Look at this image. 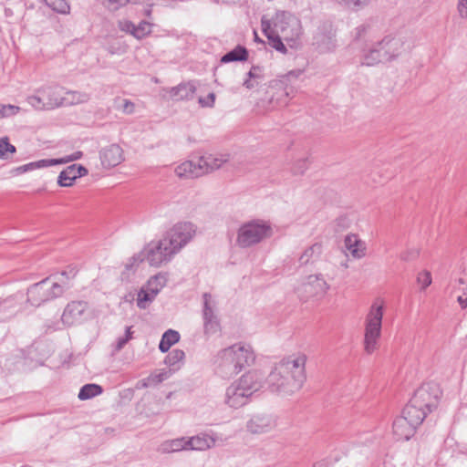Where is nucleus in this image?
Returning a JSON list of instances; mask_svg holds the SVG:
<instances>
[{
	"instance_id": "30",
	"label": "nucleus",
	"mask_w": 467,
	"mask_h": 467,
	"mask_svg": "<svg viewBox=\"0 0 467 467\" xmlns=\"http://www.w3.org/2000/svg\"><path fill=\"white\" fill-rule=\"evenodd\" d=\"M180 339V335L177 331L169 329L167 330L161 339L159 348L161 352H167L172 345L177 343Z\"/></svg>"
},
{
	"instance_id": "36",
	"label": "nucleus",
	"mask_w": 467,
	"mask_h": 467,
	"mask_svg": "<svg viewBox=\"0 0 467 467\" xmlns=\"http://www.w3.org/2000/svg\"><path fill=\"white\" fill-rule=\"evenodd\" d=\"M155 297L156 296L150 295V291H148L146 288L142 286L138 293V307H140V309H145L150 306V304L154 300Z\"/></svg>"
},
{
	"instance_id": "13",
	"label": "nucleus",
	"mask_w": 467,
	"mask_h": 467,
	"mask_svg": "<svg viewBox=\"0 0 467 467\" xmlns=\"http://www.w3.org/2000/svg\"><path fill=\"white\" fill-rule=\"evenodd\" d=\"M202 298V317L204 321V330L206 333H215L219 328V322L215 314L216 302L212 295L208 293L203 294Z\"/></svg>"
},
{
	"instance_id": "27",
	"label": "nucleus",
	"mask_w": 467,
	"mask_h": 467,
	"mask_svg": "<svg viewBox=\"0 0 467 467\" xmlns=\"http://www.w3.org/2000/svg\"><path fill=\"white\" fill-rule=\"evenodd\" d=\"M172 374L171 369H160L151 373L149 377L141 380L142 387L149 388L152 386H156L163 380L169 379Z\"/></svg>"
},
{
	"instance_id": "22",
	"label": "nucleus",
	"mask_w": 467,
	"mask_h": 467,
	"mask_svg": "<svg viewBox=\"0 0 467 467\" xmlns=\"http://www.w3.org/2000/svg\"><path fill=\"white\" fill-rule=\"evenodd\" d=\"M345 247L355 259H361L366 256L367 244L357 234H348L344 240Z\"/></svg>"
},
{
	"instance_id": "18",
	"label": "nucleus",
	"mask_w": 467,
	"mask_h": 467,
	"mask_svg": "<svg viewBox=\"0 0 467 467\" xmlns=\"http://www.w3.org/2000/svg\"><path fill=\"white\" fill-rule=\"evenodd\" d=\"M229 160V156L221 153H206L198 159L202 175L221 168Z\"/></svg>"
},
{
	"instance_id": "19",
	"label": "nucleus",
	"mask_w": 467,
	"mask_h": 467,
	"mask_svg": "<svg viewBox=\"0 0 467 467\" xmlns=\"http://www.w3.org/2000/svg\"><path fill=\"white\" fill-rule=\"evenodd\" d=\"M48 109L62 106L65 102L64 90L60 87H47L39 89Z\"/></svg>"
},
{
	"instance_id": "54",
	"label": "nucleus",
	"mask_w": 467,
	"mask_h": 467,
	"mask_svg": "<svg viewBox=\"0 0 467 467\" xmlns=\"http://www.w3.org/2000/svg\"><path fill=\"white\" fill-rule=\"evenodd\" d=\"M76 168V176L77 178H79V177H82V176H85L88 174V170L82 166V165H77V164H73Z\"/></svg>"
},
{
	"instance_id": "15",
	"label": "nucleus",
	"mask_w": 467,
	"mask_h": 467,
	"mask_svg": "<svg viewBox=\"0 0 467 467\" xmlns=\"http://www.w3.org/2000/svg\"><path fill=\"white\" fill-rule=\"evenodd\" d=\"M276 427V420L268 414H256L246 423V429L253 434H262L271 431Z\"/></svg>"
},
{
	"instance_id": "14",
	"label": "nucleus",
	"mask_w": 467,
	"mask_h": 467,
	"mask_svg": "<svg viewBox=\"0 0 467 467\" xmlns=\"http://www.w3.org/2000/svg\"><path fill=\"white\" fill-rule=\"evenodd\" d=\"M88 311V303L85 301H72L68 303L62 314V322L73 326L85 319Z\"/></svg>"
},
{
	"instance_id": "8",
	"label": "nucleus",
	"mask_w": 467,
	"mask_h": 467,
	"mask_svg": "<svg viewBox=\"0 0 467 467\" xmlns=\"http://www.w3.org/2000/svg\"><path fill=\"white\" fill-rule=\"evenodd\" d=\"M64 291L63 281H52L50 278H46L28 288L27 301L34 306H39L47 301L62 296Z\"/></svg>"
},
{
	"instance_id": "9",
	"label": "nucleus",
	"mask_w": 467,
	"mask_h": 467,
	"mask_svg": "<svg viewBox=\"0 0 467 467\" xmlns=\"http://www.w3.org/2000/svg\"><path fill=\"white\" fill-rule=\"evenodd\" d=\"M197 234V226L191 222H179L172 225L163 235L168 245L177 254Z\"/></svg>"
},
{
	"instance_id": "56",
	"label": "nucleus",
	"mask_w": 467,
	"mask_h": 467,
	"mask_svg": "<svg viewBox=\"0 0 467 467\" xmlns=\"http://www.w3.org/2000/svg\"><path fill=\"white\" fill-rule=\"evenodd\" d=\"M315 467H331L326 461L318 462L315 464Z\"/></svg>"
},
{
	"instance_id": "16",
	"label": "nucleus",
	"mask_w": 467,
	"mask_h": 467,
	"mask_svg": "<svg viewBox=\"0 0 467 467\" xmlns=\"http://www.w3.org/2000/svg\"><path fill=\"white\" fill-rule=\"evenodd\" d=\"M219 436L213 431L200 432L192 437H187V450L207 451L216 446Z\"/></svg>"
},
{
	"instance_id": "21",
	"label": "nucleus",
	"mask_w": 467,
	"mask_h": 467,
	"mask_svg": "<svg viewBox=\"0 0 467 467\" xmlns=\"http://www.w3.org/2000/svg\"><path fill=\"white\" fill-rule=\"evenodd\" d=\"M170 98L175 101L192 99L196 91V87L192 82L182 83L176 87L163 89Z\"/></svg>"
},
{
	"instance_id": "3",
	"label": "nucleus",
	"mask_w": 467,
	"mask_h": 467,
	"mask_svg": "<svg viewBox=\"0 0 467 467\" xmlns=\"http://www.w3.org/2000/svg\"><path fill=\"white\" fill-rule=\"evenodd\" d=\"M264 376L257 370H250L231 383L225 389L224 404L237 410L248 404L253 395L263 389Z\"/></svg>"
},
{
	"instance_id": "44",
	"label": "nucleus",
	"mask_w": 467,
	"mask_h": 467,
	"mask_svg": "<svg viewBox=\"0 0 467 467\" xmlns=\"http://www.w3.org/2000/svg\"><path fill=\"white\" fill-rule=\"evenodd\" d=\"M131 327H128L126 328L125 335L123 337H120L117 339L116 344L113 346V352H119L120 351L124 346L129 342V340L131 338Z\"/></svg>"
},
{
	"instance_id": "17",
	"label": "nucleus",
	"mask_w": 467,
	"mask_h": 467,
	"mask_svg": "<svg viewBox=\"0 0 467 467\" xmlns=\"http://www.w3.org/2000/svg\"><path fill=\"white\" fill-rule=\"evenodd\" d=\"M99 158L102 166L110 169L124 161L123 150L118 144H110L100 150Z\"/></svg>"
},
{
	"instance_id": "1",
	"label": "nucleus",
	"mask_w": 467,
	"mask_h": 467,
	"mask_svg": "<svg viewBox=\"0 0 467 467\" xmlns=\"http://www.w3.org/2000/svg\"><path fill=\"white\" fill-rule=\"evenodd\" d=\"M306 361L307 356L300 351L281 358L266 379L268 389L282 397L299 391L306 380Z\"/></svg>"
},
{
	"instance_id": "41",
	"label": "nucleus",
	"mask_w": 467,
	"mask_h": 467,
	"mask_svg": "<svg viewBox=\"0 0 467 467\" xmlns=\"http://www.w3.org/2000/svg\"><path fill=\"white\" fill-rule=\"evenodd\" d=\"M26 101L36 109H48L45 103V100H43V95L42 93H39V90H37V93L36 95L27 97Z\"/></svg>"
},
{
	"instance_id": "43",
	"label": "nucleus",
	"mask_w": 467,
	"mask_h": 467,
	"mask_svg": "<svg viewBox=\"0 0 467 467\" xmlns=\"http://www.w3.org/2000/svg\"><path fill=\"white\" fill-rule=\"evenodd\" d=\"M82 156H83L82 151L77 150V151L73 152L72 154L66 155L62 158L51 159V160H52L53 166H55V165H58V164H66V163L79 160L82 158Z\"/></svg>"
},
{
	"instance_id": "6",
	"label": "nucleus",
	"mask_w": 467,
	"mask_h": 467,
	"mask_svg": "<svg viewBox=\"0 0 467 467\" xmlns=\"http://www.w3.org/2000/svg\"><path fill=\"white\" fill-rule=\"evenodd\" d=\"M274 234L270 222L253 219L243 223L237 232L235 244L240 248H251L271 238Z\"/></svg>"
},
{
	"instance_id": "4",
	"label": "nucleus",
	"mask_w": 467,
	"mask_h": 467,
	"mask_svg": "<svg viewBox=\"0 0 467 467\" xmlns=\"http://www.w3.org/2000/svg\"><path fill=\"white\" fill-rule=\"evenodd\" d=\"M432 390L433 388L430 385L421 386L402 410L401 416L406 417V420L417 428L422 423L427 413L436 406L437 395L433 394Z\"/></svg>"
},
{
	"instance_id": "5",
	"label": "nucleus",
	"mask_w": 467,
	"mask_h": 467,
	"mask_svg": "<svg viewBox=\"0 0 467 467\" xmlns=\"http://www.w3.org/2000/svg\"><path fill=\"white\" fill-rule=\"evenodd\" d=\"M383 314L384 302L378 298L370 306L364 320L363 348L367 355L373 354L379 348Z\"/></svg>"
},
{
	"instance_id": "42",
	"label": "nucleus",
	"mask_w": 467,
	"mask_h": 467,
	"mask_svg": "<svg viewBox=\"0 0 467 467\" xmlns=\"http://www.w3.org/2000/svg\"><path fill=\"white\" fill-rule=\"evenodd\" d=\"M20 107L16 105L0 104V119L16 116L20 112Z\"/></svg>"
},
{
	"instance_id": "40",
	"label": "nucleus",
	"mask_w": 467,
	"mask_h": 467,
	"mask_svg": "<svg viewBox=\"0 0 467 467\" xmlns=\"http://www.w3.org/2000/svg\"><path fill=\"white\" fill-rule=\"evenodd\" d=\"M47 5L54 11L61 14H67L69 11V5L67 0H44Z\"/></svg>"
},
{
	"instance_id": "34",
	"label": "nucleus",
	"mask_w": 467,
	"mask_h": 467,
	"mask_svg": "<svg viewBox=\"0 0 467 467\" xmlns=\"http://www.w3.org/2000/svg\"><path fill=\"white\" fill-rule=\"evenodd\" d=\"M102 391V388L98 384H86L80 389L78 398L80 400H87L101 394Z\"/></svg>"
},
{
	"instance_id": "37",
	"label": "nucleus",
	"mask_w": 467,
	"mask_h": 467,
	"mask_svg": "<svg viewBox=\"0 0 467 467\" xmlns=\"http://www.w3.org/2000/svg\"><path fill=\"white\" fill-rule=\"evenodd\" d=\"M152 24L148 21H141L135 26L133 36L137 39H142L151 33Z\"/></svg>"
},
{
	"instance_id": "26",
	"label": "nucleus",
	"mask_w": 467,
	"mask_h": 467,
	"mask_svg": "<svg viewBox=\"0 0 467 467\" xmlns=\"http://www.w3.org/2000/svg\"><path fill=\"white\" fill-rule=\"evenodd\" d=\"M323 252V245L321 243H315L306 247L298 257L300 265H307L315 263Z\"/></svg>"
},
{
	"instance_id": "57",
	"label": "nucleus",
	"mask_w": 467,
	"mask_h": 467,
	"mask_svg": "<svg viewBox=\"0 0 467 467\" xmlns=\"http://www.w3.org/2000/svg\"><path fill=\"white\" fill-rule=\"evenodd\" d=\"M144 15H145L146 16H150V15H151V9H150V7L146 8V9L144 10Z\"/></svg>"
},
{
	"instance_id": "48",
	"label": "nucleus",
	"mask_w": 467,
	"mask_h": 467,
	"mask_svg": "<svg viewBox=\"0 0 467 467\" xmlns=\"http://www.w3.org/2000/svg\"><path fill=\"white\" fill-rule=\"evenodd\" d=\"M248 77L253 79H256L258 83L263 79L264 76L262 74V69L259 67H252L250 71L248 72Z\"/></svg>"
},
{
	"instance_id": "25",
	"label": "nucleus",
	"mask_w": 467,
	"mask_h": 467,
	"mask_svg": "<svg viewBox=\"0 0 467 467\" xmlns=\"http://www.w3.org/2000/svg\"><path fill=\"white\" fill-rule=\"evenodd\" d=\"M157 451L162 454H170L187 450V437H181L162 441Z\"/></svg>"
},
{
	"instance_id": "2",
	"label": "nucleus",
	"mask_w": 467,
	"mask_h": 467,
	"mask_svg": "<svg viewBox=\"0 0 467 467\" xmlns=\"http://www.w3.org/2000/svg\"><path fill=\"white\" fill-rule=\"evenodd\" d=\"M255 358L250 345L239 342L220 349L213 362L217 374L223 378H232L254 365Z\"/></svg>"
},
{
	"instance_id": "7",
	"label": "nucleus",
	"mask_w": 467,
	"mask_h": 467,
	"mask_svg": "<svg viewBox=\"0 0 467 467\" xmlns=\"http://www.w3.org/2000/svg\"><path fill=\"white\" fill-rule=\"evenodd\" d=\"M176 254L168 245L163 238L157 242L150 243L138 255L130 258L131 263L128 264L127 268L138 265L140 262L147 261L150 265L160 267L169 263Z\"/></svg>"
},
{
	"instance_id": "20",
	"label": "nucleus",
	"mask_w": 467,
	"mask_h": 467,
	"mask_svg": "<svg viewBox=\"0 0 467 467\" xmlns=\"http://www.w3.org/2000/svg\"><path fill=\"white\" fill-rule=\"evenodd\" d=\"M417 427L406 417L400 416L393 422V434L397 440L409 441L415 433Z\"/></svg>"
},
{
	"instance_id": "23",
	"label": "nucleus",
	"mask_w": 467,
	"mask_h": 467,
	"mask_svg": "<svg viewBox=\"0 0 467 467\" xmlns=\"http://www.w3.org/2000/svg\"><path fill=\"white\" fill-rule=\"evenodd\" d=\"M174 172L180 179H192L202 176V171L198 161H184L175 167Z\"/></svg>"
},
{
	"instance_id": "33",
	"label": "nucleus",
	"mask_w": 467,
	"mask_h": 467,
	"mask_svg": "<svg viewBox=\"0 0 467 467\" xmlns=\"http://www.w3.org/2000/svg\"><path fill=\"white\" fill-rule=\"evenodd\" d=\"M336 4L340 5L341 7L358 12L365 9L369 5L371 0H333Z\"/></svg>"
},
{
	"instance_id": "52",
	"label": "nucleus",
	"mask_w": 467,
	"mask_h": 467,
	"mask_svg": "<svg viewBox=\"0 0 467 467\" xmlns=\"http://www.w3.org/2000/svg\"><path fill=\"white\" fill-rule=\"evenodd\" d=\"M462 295L458 296L457 301L462 308L467 307V287H463Z\"/></svg>"
},
{
	"instance_id": "12",
	"label": "nucleus",
	"mask_w": 467,
	"mask_h": 467,
	"mask_svg": "<svg viewBox=\"0 0 467 467\" xmlns=\"http://www.w3.org/2000/svg\"><path fill=\"white\" fill-rule=\"evenodd\" d=\"M273 31L281 34L285 40L294 39L299 35L298 20L289 12H278L274 19Z\"/></svg>"
},
{
	"instance_id": "11",
	"label": "nucleus",
	"mask_w": 467,
	"mask_h": 467,
	"mask_svg": "<svg viewBox=\"0 0 467 467\" xmlns=\"http://www.w3.org/2000/svg\"><path fill=\"white\" fill-rule=\"evenodd\" d=\"M385 62H390L398 58L410 48L406 38L400 35L387 36L377 42Z\"/></svg>"
},
{
	"instance_id": "58",
	"label": "nucleus",
	"mask_w": 467,
	"mask_h": 467,
	"mask_svg": "<svg viewBox=\"0 0 467 467\" xmlns=\"http://www.w3.org/2000/svg\"><path fill=\"white\" fill-rule=\"evenodd\" d=\"M458 284L461 285H464V284H465V282H464V280H463L462 278H460V279L458 280Z\"/></svg>"
},
{
	"instance_id": "28",
	"label": "nucleus",
	"mask_w": 467,
	"mask_h": 467,
	"mask_svg": "<svg viewBox=\"0 0 467 467\" xmlns=\"http://www.w3.org/2000/svg\"><path fill=\"white\" fill-rule=\"evenodd\" d=\"M167 278L165 275L158 274L152 276L145 285L148 291H150V295L157 296L159 292L166 285Z\"/></svg>"
},
{
	"instance_id": "51",
	"label": "nucleus",
	"mask_w": 467,
	"mask_h": 467,
	"mask_svg": "<svg viewBox=\"0 0 467 467\" xmlns=\"http://www.w3.org/2000/svg\"><path fill=\"white\" fill-rule=\"evenodd\" d=\"M417 255H418L417 251L408 250V251L402 252L400 255V258L403 261H409V260L414 259L415 257H417Z\"/></svg>"
},
{
	"instance_id": "50",
	"label": "nucleus",
	"mask_w": 467,
	"mask_h": 467,
	"mask_svg": "<svg viewBox=\"0 0 467 467\" xmlns=\"http://www.w3.org/2000/svg\"><path fill=\"white\" fill-rule=\"evenodd\" d=\"M215 101V95L210 93L206 98H200L199 103L202 107H213Z\"/></svg>"
},
{
	"instance_id": "53",
	"label": "nucleus",
	"mask_w": 467,
	"mask_h": 467,
	"mask_svg": "<svg viewBox=\"0 0 467 467\" xmlns=\"http://www.w3.org/2000/svg\"><path fill=\"white\" fill-rule=\"evenodd\" d=\"M109 6L114 9V10H117L119 9V7L129 4V0H107Z\"/></svg>"
},
{
	"instance_id": "10",
	"label": "nucleus",
	"mask_w": 467,
	"mask_h": 467,
	"mask_svg": "<svg viewBox=\"0 0 467 467\" xmlns=\"http://www.w3.org/2000/svg\"><path fill=\"white\" fill-rule=\"evenodd\" d=\"M329 289V285L321 274L309 275L296 286V292L303 300L322 297Z\"/></svg>"
},
{
	"instance_id": "29",
	"label": "nucleus",
	"mask_w": 467,
	"mask_h": 467,
	"mask_svg": "<svg viewBox=\"0 0 467 467\" xmlns=\"http://www.w3.org/2000/svg\"><path fill=\"white\" fill-rule=\"evenodd\" d=\"M184 358L185 354L182 350L173 349L165 358V364L170 367L169 369H171V372L173 373L181 368Z\"/></svg>"
},
{
	"instance_id": "46",
	"label": "nucleus",
	"mask_w": 467,
	"mask_h": 467,
	"mask_svg": "<svg viewBox=\"0 0 467 467\" xmlns=\"http://www.w3.org/2000/svg\"><path fill=\"white\" fill-rule=\"evenodd\" d=\"M118 28L125 33L130 34L133 36V32L135 29V25L128 20V19H121L118 21Z\"/></svg>"
},
{
	"instance_id": "32",
	"label": "nucleus",
	"mask_w": 467,
	"mask_h": 467,
	"mask_svg": "<svg viewBox=\"0 0 467 467\" xmlns=\"http://www.w3.org/2000/svg\"><path fill=\"white\" fill-rule=\"evenodd\" d=\"M76 168L74 165L67 166L65 170H63L57 178V183L61 187H69L72 186L74 182L77 179L76 176Z\"/></svg>"
},
{
	"instance_id": "31",
	"label": "nucleus",
	"mask_w": 467,
	"mask_h": 467,
	"mask_svg": "<svg viewBox=\"0 0 467 467\" xmlns=\"http://www.w3.org/2000/svg\"><path fill=\"white\" fill-rule=\"evenodd\" d=\"M247 57L248 53L246 48L241 46H237L235 48L223 56L221 61L223 63H229L234 61H245Z\"/></svg>"
},
{
	"instance_id": "47",
	"label": "nucleus",
	"mask_w": 467,
	"mask_h": 467,
	"mask_svg": "<svg viewBox=\"0 0 467 467\" xmlns=\"http://www.w3.org/2000/svg\"><path fill=\"white\" fill-rule=\"evenodd\" d=\"M456 11L458 16L462 19H467V0H457L456 2Z\"/></svg>"
},
{
	"instance_id": "55",
	"label": "nucleus",
	"mask_w": 467,
	"mask_h": 467,
	"mask_svg": "<svg viewBox=\"0 0 467 467\" xmlns=\"http://www.w3.org/2000/svg\"><path fill=\"white\" fill-rule=\"evenodd\" d=\"M258 85H259V83H258V81H257L256 79L254 80V79H253V78H250L249 77H248V78H247V79H245V80L244 81V86L246 88H248V89H252V88H254L257 87Z\"/></svg>"
},
{
	"instance_id": "24",
	"label": "nucleus",
	"mask_w": 467,
	"mask_h": 467,
	"mask_svg": "<svg viewBox=\"0 0 467 467\" xmlns=\"http://www.w3.org/2000/svg\"><path fill=\"white\" fill-rule=\"evenodd\" d=\"M379 63H386L377 43H374L368 48L363 50L360 57V64L362 66L373 67Z\"/></svg>"
},
{
	"instance_id": "38",
	"label": "nucleus",
	"mask_w": 467,
	"mask_h": 467,
	"mask_svg": "<svg viewBox=\"0 0 467 467\" xmlns=\"http://www.w3.org/2000/svg\"><path fill=\"white\" fill-rule=\"evenodd\" d=\"M53 166L51 159L40 160L37 161L30 162L26 165L20 166L16 169L19 172H26L34 169H40L44 167Z\"/></svg>"
},
{
	"instance_id": "45",
	"label": "nucleus",
	"mask_w": 467,
	"mask_h": 467,
	"mask_svg": "<svg viewBox=\"0 0 467 467\" xmlns=\"http://www.w3.org/2000/svg\"><path fill=\"white\" fill-rule=\"evenodd\" d=\"M417 282L421 285L422 290L426 289L432 282L431 272L427 270L420 272L417 276Z\"/></svg>"
},
{
	"instance_id": "35",
	"label": "nucleus",
	"mask_w": 467,
	"mask_h": 467,
	"mask_svg": "<svg viewBox=\"0 0 467 467\" xmlns=\"http://www.w3.org/2000/svg\"><path fill=\"white\" fill-rule=\"evenodd\" d=\"M265 35L267 36L270 46L272 47H274L275 50H277L283 54H285L286 47H285V45L282 42V39H281V38H283L282 35L279 36V34H277L274 31H269L267 29H265Z\"/></svg>"
},
{
	"instance_id": "39",
	"label": "nucleus",
	"mask_w": 467,
	"mask_h": 467,
	"mask_svg": "<svg viewBox=\"0 0 467 467\" xmlns=\"http://www.w3.org/2000/svg\"><path fill=\"white\" fill-rule=\"evenodd\" d=\"M16 152V147L9 143L8 138L0 139V159L6 160Z\"/></svg>"
},
{
	"instance_id": "49",
	"label": "nucleus",
	"mask_w": 467,
	"mask_h": 467,
	"mask_svg": "<svg viewBox=\"0 0 467 467\" xmlns=\"http://www.w3.org/2000/svg\"><path fill=\"white\" fill-rule=\"evenodd\" d=\"M119 109L126 114H132L135 110V104L129 99H123Z\"/></svg>"
}]
</instances>
